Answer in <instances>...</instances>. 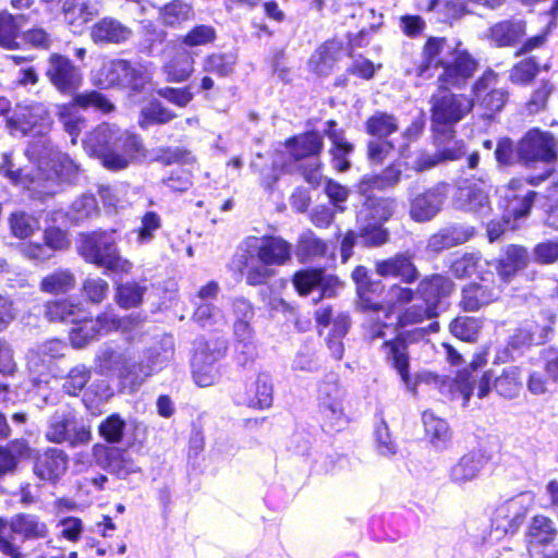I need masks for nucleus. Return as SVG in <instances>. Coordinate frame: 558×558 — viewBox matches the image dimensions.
Segmentation results:
<instances>
[{
    "label": "nucleus",
    "instance_id": "f257e3e1",
    "mask_svg": "<svg viewBox=\"0 0 558 558\" xmlns=\"http://www.w3.org/2000/svg\"><path fill=\"white\" fill-rule=\"evenodd\" d=\"M52 123L50 112L39 102L17 105L5 120L10 135L33 137L26 155L38 168L36 175L28 178L22 169L13 170L8 163L3 169L4 175L14 183L28 184L27 189L37 197L53 195L58 191L59 182L72 180L78 171V166L68 155L53 147L47 138Z\"/></svg>",
    "mask_w": 558,
    "mask_h": 558
},
{
    "label": "nucleus",
    "instance_id": "f03ea898",
    "mask_svg": "<svg viewBox=\"0 0 558 558\" xmlns=\"http://www.w3.org/2000/svg\"><path fill=\"white\" fill-rule=\"evenodd\" d=\"M494 379L496 391L504 398L512 399L517 397L521 389L520 369L517 366H510L504 369L502 374L494 377V374L485 372L480 379L468 368L461 371L451 385L452 393H459L465 405L470 397L475 393L480 399L485 398Z\"/></svg>",
    "mask_w": 558,
    "mask_h": 558
},
{
    "label": "nucleus",
    "instance_id": "7ed1b4c3",
    "mask_svg": "<svg viewBox=\"0 0 558 558\" xmlns=\"http://www.w3.org/2000/svg\"><path fill=\"white\" fill-rule=\"evenodd\" d=\"M80 253L88 263L96 264L116 274H129L133 264L121 256L117 242L112 235L107 233H93L84 235Z\"/></svg>",
    "mask_w": 558,
    "mask_h": 558
},
{
    "label": "nucleus",
    "instance_id": "20e7f679",
    "mask_svg": "<svg viewBox=\"0 0 558 558\" xmlns=\"http://www.w3.org/2000/svg\"><path fill=\"white\" fill-rule=\"evenodd\" d=\"M10 526L12 533L22 536L24 539L45 538L49 534V529L38 515L32 513L15 514L7 522L0 518V551L12 558H20L21 551L7 536V526Z\"/></svg>",
    "mask_w": 558,
    "mask_h": 558
},
{
    "label": "nucleus",
    "instance_id": "39448f33",
    "mask_svg": "<svg viewBox=\"0 0 558 558\" xmlns=\"http://www.w3.org/2000/svg\"><path fill=\"white\" fill-rule=\"evenodd\" d=\"M448 54L450 58L444 63L442 71L437 77L439 87L444 89L461 88L474 75L477 62L461 47V44L454 48L448 47Z\"/></svg>",
    "mask_w": 558,
    "mask_h": 558
},
{
    "label": "nucleus",
    "instance_id": "423d86ee",
    "mask_svg": "<svg viewBox=\"0 0 558 558\" xmlns=\"http://www.w3.org/2000/svg\"><path fill=\"white\" fill-rule=\"evenodd\" d=\"M75 326L70 331V341L74 348H83L99 336L112 330L124 328V319L112 313H102L96 318H86L83 314L77 317Z\"/></svg>",
    "mask_w": 558,
    "mask_h": 558
},
{
    "label": "nucleus",
    "instance_id": "0eeeda50",
    "mask_svg": "<svg viewBox=\"0 0 558 558\" xmlns=\"http://www.w3.org/2000/svg\"><path fill=\"white\" fill-rule=\"evenodd\" d=\"M415 294H417L416 291L410 288L392 284L388 291L389 307H385L378 303H371L368 300L363 299V307L371 310L375 314V317H372V324L369 326L371 338H384L386 336V329H390L392 326V323L381 322L380 314H384L386 319H391L392 307L412 302Z\"/></svg>",
    "mask_w": 558,
    "mask_h": 558
},
{
    "label": "nucleus",
    "instance_id": "6e6552de",
    "mask_svg": "<svg viewBox=\"0 0 558 558\" xmlns=\"http://www.w3.org/2000/svg\"><path fill=\"white\" fill-rule=\"evenodd\" d=\"M223 353V347H218L204 340L197 341L192 366L195 383L199 387H209L219 378L217 362L222 357Z\"/></svg>",
    "mask_w": 558,
    "mask_h": 558
},
{
    "label": "nucleus",
    "instance_id": "1a4fd4ad",
    "mask_svg": "<svg viewBox=\"0 0 558 558\" xmlns=\"http://www.w3.org/2000/svg\"><path fill=\"white\" fill-rule=\"evenodd\" d=\"M474 107L473 99L465 95L444 93L432 97V120L436 125L459 122Z\"/></svg>",
    "mask_w": 558,
    "mask_h": 558
},
{
    "label": "nucleus",
    "instance_id": "9d476101",
    "mask_svg": "<svg viewBox=\"0 0 558 558\" xmlns=\"http://www.w3.org/2000/svg\"><path fill=\"white\" fill-rule=\"evenodd\" d=\"M533 504L534 495L531 492H523L496 508L493 523L497 530L506 534L513 533Z\"/></svg>",
    "mask_w": 558,
    "mask_h": 558
},
{
    "label": "nucleus",
    "instance_id": "9b49d317",
    "mask_svg": "<svg viewBox=\"0 0 558 558\" xmlns=\"http://www.w3.org/2000/svg\"><path fill=\"white\" fill-rule=\"evenodd\" d=\"M498 75L494 71H486L476 80L472 87L474 105L477 104L484 114L490 116L500 111L508 100V93L504 88H497Z\"/></svg>",
    "mask_w": 558,
    "mask_h": 558
},
{
    "label": "nucleus",
    "instance_id": "f8f14e48",
    "mask_svg": "<svg viewBox=\"0 0 558 558\" xmlns=\"http://www.w3.org/2000/svg\"><path fill=\"white\" fill-rule=\"evenodd\" d=\"M46 75L52 85L63 93L76 89L82 82L80 70L70 59L59 53H52L49 57Z\"/></svg>",
    "mask_w": 558,
    "mask_h": 558
},
{
    "label": "nucleus",
    "instance_id": "ddd939ff",
    "mask_svg": "<svg viewBox=\"0 0 558 558\" xmlns=\"http://www.w3.org/2000/svg\"><path fill=\"white\" fill-rule=\"evenodd\" d=\"M518 154L525 161L551 160L556 156V141L547 132L532 130L519 143Z\"/></svg>",
    "mask_w": 558,
    "mask_h": 558
},
{
    "label": "nucleus",
    "instance_id": "4468645a",
    "mask_svg": "<svg viewBox=\"0 0 558 558\" xmlns=\"http://www.w3.org/2000/svg\"><path fill=\"white\" fill-rule=\"evenodd\" d=\"M93 452L102 468L120 478H125L128 475L140 471L138 465L125 450L95 445Z\"/></svg>",
    "mask_w": 558,
    "mask_h": 558
},
{
    "label": "nucleus",
    "instance_id": "2eb2a0df",
    "mask_svg": "<svg viewBox=\"0 0 558 558\" xmlns=\"http://www.w3.org/2000/svg\"><path fill=\"white\" fill-rule=\"evenodd\" d=\"M174 348L171 338H166L159 347L151 348L144 361L133 363V367L136 368V372H134L136 385H140L146 377L165 368L172 360Z\"/></svg>",
    "mask_w": 558,
    "mask_h": 558
},
{
    "label": "nucleus",
    "instance_id": "dca6fc26",
    "mask_svg": "<svg viewBox=\"0 0 558 558\" xmlns=\"http://www.w3.org/2000/svg\"><path fill=\"white\" fill-rule=\"evenodd\" d=\"M118 128L109 124H101L88 134L84 141V147L87 154L99 158L104 166H121L124 159H111L108 157V150L111 146Z\"/></svg>",
    "mask_w": 558,
    "mask_h": 558
},
{
    "label": "nucleus",
    "instance_id": "f3484780",
    "mask_svg": "<svg viewBox=\"0 0 558 558\" xmlns=\"http://www.w3.org/2000/svg\"><path fill=\"white\" fill-rule=\"evenodd\" d=\"M133 363L136 362L111 347L102 348L97 355V368L101 374L114 372L121 378L129 380L131 385H136L134 379L136 368L133 367Z\"/></svg>",
    "mask_w": 558,
    "mask_h": 558
},
{
    "label": "nucleus",
    "instance_id": "a211bd4d",
    "mask_svg": "<svg viewBox=\"0 0 558 558\" xmlns=\"http://www.w3.org/2000/svg\"><path fill=\"white\" fill-rule=\"evenodd\" d=\"M487 458L480 451L463 454L449 469V480L457 486H464L476 480L485 468Z\"/></svg>",
    "mask_w": 558,
    "mask_h": 558
},
{
    "label": "nucleus",
    "instance_id": "6ab92c4d",
    "mask_svg": "<svg viewBox=\"0 0 558 558\" xmlns=\"http://www.w3.org/2000/svg\"><path fill=\"white\" fill-rule=\"evenodd\" d=\"M344 390L336 380H325L318 389V408L322 415L336 422L343 417Z\"/></svg>",
    "mask_w": 558,
    "mask_h": 558
},
{
    "label": "nucleus",
    "instance_id": "aec40b11",
    "mask_svg": "<svg viewBox=\"0 0 558 558\" xmlns=\"http://www.w3.org/2000/svg\"><path fill=\"white\" fill-rule=\"evenodd\" d=\"M444 201L445 193L441 187L420 193L411 201L410 216L416 222L428 221L440 211Z\"/></svg>",
    "mask_w": 558,
    "mask_h": 558
},
{
    "label": "nucleus",
    "instance_id": "412c9836",
    "mask_svg": "<svg viewBox=\"0 0 558 558\" xmlns=\"http://www.w3.org/2000/svg\"><path fill=\"white\" fill-rule=\"evenodd\" d=\"M375 271L380 277L400 278L405 283H412L418 278V270L408 254H397L375 263Z\"/></svg>",
    "mask_w": 558,
    "mask_h": 558
},
{
    "label": "nucleus",
    "instance_id": "4be33fe9",
    "mask_svg": "<svg viewBox=\"0 0 558 558\" xmlns=\"http://www.w3.org/2000/svg\"><path fill=\"white\" fill-rule=\"evenodd\" d=\"M454 202L459 208L482 216H485L490 208L487 192L475 182L465 181L459 185Z\"/></svg>",
    "mask_w": 558,
    "mask_h": 558
},
{
    "label": "nucleus",
    "instance_id": "5701e85b",
    "mask_svg": "<svg viewBox=\"0 0 558 558\" xmlns=\"http://www.w3.org/2000/svg\"><path fill=\"white\" fill-rule=\"evenodd\" d=\"M68 470L66 453L57 448H49L36 458L34 472L40 480L54 482Z\"/></svg>",
    "mask_w": 558,
    "mask_h": 558
},
{
    "label": "nucleus",
    "instance_id": "b1692460",
    "mask_svg": "<svg viewBox=\"0 0 558 558\" xmlns=\"http://www.w3.org/2000/svg\"><path fill=\"white\" fill-rule=\"evenodd\" d=\"M344 56L347 49L343 44L339 40H329L315 50L308 64L317 75H328Z\"/></svg>",
    "mask_w": 558,
    "mask_h": 558
},
{
    "label": "nucleus",
    "instance_id": "393cba45",
    "mask_svg": "<svg viewBox=\"0 0 558 558\" xmlns=\"http://www.w3.org/2000/svg\"><path fill=\"white\" fill-rule=\"evenodd\" d=\"M142 150V144L137 136L118 129L114 134V140L109 147L108 157L111 159L123 158L124 163L121 166H105L111 170H120L126 168L128 165L134 160Z\"/></svg>",
    "mask_w": 558,
    "mask_h": 558
},
{
    "label": "nucleus",
    "instance_id": "a878e982",
    "mask_svg": "<svg viewBox=\"0 0 558 558\" xmlns=\"http://www.w3.org/2000/svg\"><path fill=\"white\" fill-rule=\"evenodd\" d=\"M90 39L95 44H121L129 40L132 29L112 17H104L90 28Z\"/></svg>",
    "mask_w": 558,
    "mask_h": 558
},
{
    "label": "nucleus",
    "instance_id": "bb28decb",
    "mask_svg": "<svg viewBox=\"0 0 558 558\" xmlns=\"http://www.w3.org/2000/svg\"><path fill=\"white\" fill-rule=\"evenodd\" d=\"M557 529L551 519L545 515H535L529 526L527 550L531 557L542 558V554L536 551V547L550 544L557 536Z\"/></svg>",
    "mask_w": 558,
    "mask_h": 558
},
{
    "label": "nucleus",
    "instance_id": "cd10ccee",
    "mask_svg": "<svg viewBox=\"0 0 558 558\" xmlns=\"http://www.w3.org/2000/svg\"><path fill=\"white\" fill-rule=\"evenodd\" d=\"M272 381L269 374L259 372L245 386V402L255 409H266L272 403Z\"/></svg>",
    "mask_w": 558,
    "mask_h": 558
},
{
    "label": "nucleus",
    "instance_id": "c85d7f7f",
    "mask_svg": "<svg viewBox=\"0 0 558 558\" xmlns=\"http://www.w3.org/2000/svg\"><path fill=\"white\" fill-rule=\"evenodd\" d=\"M498 296L499 289L482 279L481 283H471L463 289L461 305L465 311L474 312L494 302Z\"/></svg>",
    "mask_w": 558,
    "mask_h": 558
},
{
    "label": "nucleus",
    "instance_id": "c756f323",
    "mask_svg": "<svg viewBox=\"0 0 558 558\" xmlns=\"http://www.w3.org/2000/svg\"><path fill=\"white\" fill-rule=\"evenodd\" d=\"M257 258L265 266H281L291 258V245L281 238H264L257 247Z\"/></svg>",
    "mask_w": 558,
    "mask_h": 558
},
{
    "label": "nucleus",
    "instance_id": "7c9ffc66",
    "mask_svg": "<svg viewBox=\"0 0 558 558\" xmlns=\"http://www.w3.org/2000/svg\"><path fill=\"white\" fill-rule=\"evenodd\" d=\"M452 281L442 275H432L422 279L417 286L416 293L424 303L433 304L437 308L440 299L452 291Z\"/></svg>",
    "mask_w": 558,
    "mask_h": 558
},
{
    "label": "nucleus",
    "instance_id": "2f4dec72",
    "mask_svg": "<svg viewBox=\"0 0 558 558\" xmlns=\"http://www.w3.org/2000/svg\"><path fill=\"white\" fill-rule=\"evenodd\" d=\"M445 48L446 40L444 38L432 37L425 43L422 51V60L416 69L417 76L430 78L434 76L432 71H436L440 66L442 68L444 63L447 61V59L441 57Z\"/></svg>",
    "mask_w": 558,
    "mask_h": 558
},
{
    "label": "nucleus",
    "instance_id": "473e14b6",
    "mask_svg": "<svg viewBox=\"0 0 558 558\" xmlns=\"http://www.w3.org/2000/svg\"><path fill=\"white\" fill-rule=\"evenodd\" d=\"M62 10L68 24L81 28L99 14V3L96 0H65Z\"/></svg>",
    "mask_w": 558,
    "mask_h": 558
},
{
    "label": "nucleus",
    "instance_id": "72a5a7b5",
    "mask_svg": "<svg viewBox=\"0 0 558 558\" xmlns=\"http://www.w3.org/2000/svg\"><path fill=\"white\" fill-rule=\"evenodd\" d=\"M472 235L473 231L470 228L457 226L447 227L428 239L427 250L433 253H439L442 250L466 242Z\"/></svg>",
    "mask_w": 558,
    "mask_h": 558
},
{
    "label": "nucleus",
    "instance_id": "f704fd0d",
    "mask_svg": "<svg viewBox=\"0 0 558 558\" xmlns=\"http://www.w3.org/2000/svg\"><path fill=\"white\" fill-rule=\"evenodd\" d=\"M524 187V181L512 179L506 186L505 197L508 199V210L515 217L525 216L532 206L535 192L526 191L521 193Z\"/></svg>",
    "mask_w": 558,
    "mask_h": 558
},
{
    "label": "nucleus",
    "instance_id": "c9c22d12",
    "mask_svg": "<svg viewBox=\"0 0 558 558\" xmlns=\"http://www.w3.org/2000/svg\"><path fill=\"white\" fill-rule=\"evenodd\" d=\"M162 71L168 82H184L194 71V58L189 51L179 49L163 64Z\"/></svg>",
    "mask_w": 558,
    "mask_h": 558
},
{
    "label": "nucleus",
    "instance_id": "e433bc0d",
    "mask_svg": "<svg viewBox=\"0 0 558 558\" xmlns=\"http://www.w3.org/2000/svg\"><path fill=\"white\" fill-rule=\"evenodd\" d=\"M529 253L518 245H510L506 248L505 255L498 263V274L502 280L508 281L517 271L527 266Z\"/></svg>",
    "mask_w": 558,
    "mask_h": 558
},
{
    "label": "nucleus",
    "instance_id": "4c0bfd02",
    "mask_svg": "<svg viewBox=\"0 0 558 558\" xmlns=\"http://www.w3.org/2000/svg\"><path fill=\"white\" fill-rule=\"evenodd\" d=\"M523 21H502L490 27L489 36L499 47L511 46L525 35Z\"/></svg>",
    "mask_w": 558,
    "mask_h": 558
},
{
    "label": "nucleus",
    "instance_id": "58836bf2",
    "mask_svg": "<svg viewBox=\"0 0 558 558\" xmlns=\"http://www.w3.org/2000/svg\"><path fill=\"white\" fill-rule=\"evenodd\" d=\"M425 436L436 448H444L451 438L447 422L437 417L433 412L425 411L422 415Z\"/></svg>",
    "mask_w": 558,
    "mask_h": 558
},
{
    "label": "nucleus",
    "instance_id": "ea45409f",
    "mask_svg": "<svg viewBox=\"0 0 558 558\" xmlns=\"http://www.w3.org/2000/svg\"><path fill=\"white\" fill-rule=\"evenodd\" d=\"M9 228L12 236L26 240L40 230V221L24 210H15L9 216Z\"/></svg>",
    "mask_w": 558,
    "mask_h": 558
},
{
    "label": "nucleus",
    "instance_id": "a19ab883",
    "mask_svg": "<svg viewBox=\"0 0 558 558\" xmlns=\"http://www.w3.org/2000/svg\"><path fill=\"white\" fill-rule=\"evenodd\" d=\"M129 71L125 60H109L102 63L97 75V82L102 87L124 86Z\"/></svg>",
    "mask_w": 558,
    "mask_h": 558
},
{
    "label": "nucleus",
    "instance_id": "79ce46f5",
    "mask_svg": "<svg viewBox=\"0 0 558 558\" xmlns=\"http://www.w3.org/2000/svg\"><path fill=\"white\" fill-rule=\"evenodd\" d=\"M329 124L330 131H328V136L332 142V148L330 149L332 167L338 172H343L350 168L348 156L352 153L353 145L350 144L341 133L332 130V126L335 125L333 121H330Z\"/></svg>",
    "mask_w": 558,
    "mask_h": 558
},
{
    "label": "nucleus",
    "instance_id": "37998d69",
    "mask_svg": "<svg viewBox=\"0 0 558 558\" xmlns=\"http://www.w3.org/2000/svg\"><path fill=\"white\" fill-rule=\"evenodd\" d=\"M385 344L389 349L388 356L392 361L393 367L400 374L402 381L409 390L415 392V385L411 383L409 375L407 344L401 340L386 342Z\"/></svg>",
    "mask_w": 558,
    "mask_h": 558
},
{
    "label": "nucleus",
    "instance_id": "c03bdc74",
    "mask_svg": "<svg viewBox=\"0 0 558 558\" xmlns=\"http://www.w3.org/2000/svg\"><path fill=\"white\" fill-rule=\"evenodd\" d=\"M437 308L428 303L413 304L407 307L401 314L398 315L396 325L390 328L395 331L397 328H404L411 325L420 324L425 319L436 317Z\"/></svg>",
    "mask_w": 558,
    "mask_h": 558
},
{
    "label": "nucleus",
    "instance_id": "a18cd8bd",
    "mask_svg": "<svg viewBox=\"0 0 558 558\" xmlns=\"http://www.w3.org/2000/svg\"><path fill=\"white\" fill-rule=\"evenodd\" d=\"M399 123L393 114L384 111H376L365 122L367 134L379 138L388 137L397 132Z\"/></svg>",
    "mask_w": 558,
    "mask_h": 558
},
{
    "label": "nucleus",
    "instance_id": "49530a36",
    "mask_svg": "<svg viewBox=\"0 0 558 558\" xmlns=\"http://www.w3.org/2000/svg\"><path fill=\"white\" fill-rule=\"evenodd\" d=\"M290 153L295 160L316 156L323 149V140L317 133H307L288 142Z\"/></svg>",
    "mask_w": 558,
    "mask_h": 558
},
{
    "label": "nucleus",
    "instance_id": "de8ad7c7",
    "mask_svg": "<svg viewBox=\"0 0 558 558\" xmlns=\"http://www.w3.org/2000/svg\"><path fill=\"white\" fill-rule=\"evenodd\" d=\"M84 314L80 304L69 300L49 302L46 304L45 315L51 322L76 323L77 317Z\"/></svg>",
    "mask_w": 558,
    "mask_h": 558
},
{
    "label": "nucleus",
    "instance_id": "09e8293b",
    "mask_svg": "<svg viewBox=\"0 0 558 558\" xmlns=\"http://www.w3.org/2000/svg\"><path fill=\"white\" fill-rule=\"evenodd\" d=\"M159 16L163 25L177 27L182 23L192 20L194 11L190 4L180 0H174L160 9Z\"/></svg>",
    "mask_w": 558,
    "mask_h": 558
},
{
    "label": "nucleus",
    "instance_id": "8fccbe9b",
    "mask_svg": "<svg viewBox=\"0 0 558 558\" xmlns=\"http://www.w3.org/2000/svg\"><path fill=\"white\" fill-rule=\"evenodd\" d=\"M393 213V203L389 199H375L365 204L364 209L359 214L360 220L373 226H381Z\"/></svg>",
    "mask_w": 558,
    "mask_h": 558
},
{
    "label": "nucleus",
    "instance_id": "3c124183",
    "mask_svg": "<svg viewBox=\"0 0 558 558\" xmlns=\"http://www.w3.org/2000/svg\"><path fill=\"white\" fill-rule=\"evenodd\" d=\"M177 114L166 108L160 101L153 100L141 110L140 125L147 129L155 124H166L172 121Z\"/></svg>",
    "mask_w": 558,
    "mask_h": 558
},
{
    "label": "nucleus",
    "instance_id": "603ef678",
    "mask_svg": "<svg viewBox=\"0 0 558 558\" xmlns=\"http://www.w3.org/2000/svg\"><path fill=\"white\" fill-rule=\"evenodd\" d=\"M75 286L74 276L65 269H58L43 278L40 288L44 292L66 293Z\"/></svg>",
    "mask_w": 558,
    "mask_h": 558
},
{
    "label": "nucleus",
    "instance_id": "864d4df0",
    "mask_svg": "<svg viewBox=\"0 0 558 558\" xmlns=\"http://www.w3.org/2000/svg\"><path fill=\"white\" fill-rule=\"evenodd\" d=\"M482 323L475 317H458L450 324L451 333L468 342H474L477 339Z\"/></svg>",
    "mask_w": 558,
    "mask_h": 558
},
{
    "label": "nucleus",
    "instance_id": "5fc2aeb1",
    "mask_svg": "<svg viewBox=\"0 0 558 558\" xmlns=\"http://www.w3.org/2000/svg\"><path fill=\"white\" fill-rule=\"evenodd\" d=\"M539 73V64L532 58H526L512 66L509 80L517 85H529Z\"/></svg>",
    "mask_w": 558,
    "mask_h": 558
},
{
    "label": "nucleus",
    "instance_id": "6e6d98bb",
    "mask_svg": "<svg viewBox=\"0 0 558 558\" xmlns=\"http://www.w3.org/2000/svg\"><path fill=\"white\" fill-rule=\"evenodd\" d=\"M146 287L137 282H126L117 289V301L123 308H132L138 306L143 301Z\"/></svg>",
    "mask_w": 558,
    "mask_h": 558
},
{
    "label": "nucleus",
    "instance_id": "4d7b16f0",
    "mask_svg": "<svg viewBox=\"0 0 558 558\" xmlns=\"http://www.w3.org/2000/svg\"><path fill=\"white\" fill-rule=\"evenodd\" d=\"M124 429L125 421L119 414L109 415L98 427L100 436L110 444L121 442Z\"/></svg>",
    "mask_w": 558,
    "mask_h": 558
},
{
    "label": "nucleus",
    "instance_id": "13d9d810",
    "mask_svg": "<svg viewBox=\"0 0 558 558\" xmlns=\"http://www.w3.org/2000/svg\"><path fill=\"white\" fill-rule=\"evenodd\" d=\"M555 90V86L549 81H542L539 86L532 93L525 104V111L533 116L546 109L549 97Z\"/></svg>",
    "mask_w": 558,
    "mask_h": 558
},
{
    "label": "nucleus",
    "instance_id": "bf43d9fd",
    "mask_svg": "<svg viewBox=\"0 0 558 558\" xmlns=\"http://www.w3.org/2000/svg\"><path fill=\"white\" fill-rule=\"evenodd\" d=\"M193 319L202 327H216L225 324V317L221 311L210 303H202L193 314Z\"/></svg>",
    "mask_w": 558,
    "mask_h": 558
},
{
    "label": "nucleus",
    "instance_id": "052dcab7",
    "mask_svg": "<svg viewBox=\"0 0 558 558\" xmlns=\"http://www.w3.org/2000/svg\"><path fill=\"white\" fill-rule=\"evenodd\" d=\"M72 415L54 414L49 423L46 432V438L50 442L63 444L66 440L68 429L71 426Z\"/></svg>",
    "mask_w": 558,
    "mask_h": 558
},
{
    "label": "nucleus",
    "instance_id": "680f3d73",
    "mask_svg": "<svg viewBox=\"0 0 558 558\" xmlns=\"http://www.w3.org/2000/svg\"><path fill=\"white\" fill-rule=\"evenodd\" d=\"M98 213L96 198L90 194H84L73 202L70 216L75 221L90 218Z\"/></svg>",
    "mask_w": 558,
    "mask_h": 558
},
{
    "label": "nucleus",
    "instance_id": "e2e57ef3",
    "mask_svg": "<svg viewBox=\"0 0 558 558\" xmlns=\"http://www.w3.org/2000/svg\"><path fill=\"white\" fill-rule=\"evenodd\" d=\"M90 372L85 365L73 367L63 384V389L71 396H76L88 383Z\"/></svg>",
    "mask_w": 558,
    "mask_h": 558
},
{
    "label": "nucleus",
    "instance_id": "0e129e2a",
    "mask_svg": "<svg viewBox=\"0 0 558 558\" xmlns=\"http://www.w3.org/2000/svg\"><path fill=\"white\" fill-rule=\"evenodd\" d=\"M17 25L15 19L9 13H0V46L5 49H15Z\"/></svg>",
    "mask_w": 558,
    "mask_h": 558
},
{
    "label": "nucleus",
    "instance_id": "69168bd1",
    "mask_svg": "<svg viewBox=\"0 0 558 558\" xmlns=\"http://www.w3.org/2000/svg\"><path fill=\"white\" fill-rule=\"evenodd\" d=\"M74 102L82 108H95L105 113L113 109V105L104 95L95 90L76 95Z\"/></svg>",
    "mask_w": 558,
    "mask_h": 558
},
{
    "label": "nucleus",
    "instance_id": "338daca9",
    "mask_svg": "<svg viewBox=\"0 0 558 558\" xmlns=\"http://www.w3.org/2000/svg\"><path fill=\"white\" fill-rule=\"evenodd\" d=\"M323 281L320 270H304L294 275L293 284L302 295L308 294L313 289L319 287Z\"/></svg>",
    "mask_w": 558,
    "mask_h": 558
},
{
    "label": "nucleus",
    "instance_id": "774afa93",
    "mask_svg": "<svg viewBox=\"0 0 558 558\" xmlns=\"http://www.w3.org/2000/svg\"><path fill=\"white\" fill-rule=\"evenodd\" d=\"M234 64L235 58L232 54H211L205 60L204 69L207 72L227 76L232 73Z\"/></svg>",
    "mask_w": 558,
    "mask_h": 558
}]
</instances>
